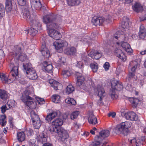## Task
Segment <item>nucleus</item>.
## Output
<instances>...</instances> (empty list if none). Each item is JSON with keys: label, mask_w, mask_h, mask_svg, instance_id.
<instances>
[{"label": "nucleus", "mask_w": 146, "mask_h": 146, "mask_svg": "<svg viewBox=\"0 0 146 146\" xmlns=\"http://www.w3.org/2000/svg\"><path fill=\"white\" fill-rule=\"evenodd\" d=\"M55 20L54 16L52 15H46L43 18L44 22L47 24L50 28L48 33L49 36L55 39L58 40L62 37V35L60 32L54 29L59 28V25L54 22Z\"/></svg>", "instance_id": "1"}, {"label": "nucleus", "mask_w": 146, "mask_h": 146, "mask_svg": "<svg viewBox=\"0 0 146 146\" xmlns=\"http://www.w3.org/2000/svg\"><path fill=\"white\" fill-rule=\"evenodd\" d=\"M10 66L12 68L8 76L3 73L0 74V77L3 83L9 84L12 83L17 78L18 75L19 64L12 62L10 64Z\"/></svg>", "instance_id": "2"}, {"label": "nucleus", "mask_w": 146, "mask_h": 146, "mask_svg": "<svg viewBox=\"0 0 146 146\" xmlns=\"http://www.w3.org/2000/svg\"><path fill=\"white\" fill-rule=\"evenodd\" d=\"M31 93L29 91L25 90L22 94L21 100L30 109L36 108V103L35 99L30 96Z\"/></svg>", "instance_id": "3"}, {"label": "nucleus", "mask_w": 146, "mask_h": 146, "mask_svg": "<svg viewBox=\"0 0 146 146\" xmlns=\"http://www.w3.org/2000/svg\"><path fill=\"white\" fill-rule=\"evenodd\" d=\"M122 83L116 80H112L111 82V87L112 90H111L110 92V94L113 99H117V95L115 93V90H121L123 88V86Z\"/></svg>", "instance_id": "4"}, {"label": "nucleus", "mask_w": 146, "mask_h": 146, "mask_svg": "<svg viewBox=\"0 0 146 146\" xmlns=\"http://www.w3.org/2000/svg\"><path fill=\"white\" fill-rule=\"evenodd\" d=\"M105 21L108 23H110L112 21V17L108 15V17L105 18H105L103 17H94L92 19V22L93 25L96 26H98L102 25Z\"/></svg>", "instance_id": "5"}, {"label": "nucleus", "mask_w": 146, "mask_h": 146, "mask_svg": "<svg viewBox=\"0 0 146 146\" xmlns=\"http://www.w3.org/2000/svg\"><path fill=\"white\" fill-rule=\"evenodd\" d=\"M63 121L62 119L58 118L55 119L52 122V126H50L48 128L49 130L52 132H57L60 128L59 127L61 126L63 124Z\"/></svg>", "instance_id": "6"}, {"label": "nucleus", "mask_w": 146, "mask_h": 146, "mask_svg": "<svg viewBox=\"0 0 146 146\" xmlns=\"http://www.w3.org/2000/svg\"><path fill=\"white\" fill-rule=\"evenodd\" d=\"M110 133L109 131L108 130H103L99 132V136L95 137V139H98V141H99L100 143H102V144L104 143V144L102 146H109V145H107V142L105 141L103 142L100 141L101 140H103L108 137L110 135Z\"/></svg>", "instance_id": "7"}, {"label": "nucleus", "mask_w": 146, "mask_h": 146, "mask_svg": "<svg viewBox=\"0 0 146 146\" xmlns=\"http://www.w3.org/2000/svg\"><path fill=\"white\" fill-rule=\"evenodd\" d=\"M68 44V43L66 41L61 40L56 41L53 43L56 49L59 52H62L63 48L67 46Z\"/></svg>", "instance_id": "8"}, {"label": "nucleus", "mask_w": 146, "mask_h": 146, "mask_svg": "<svg viewBox=\"0 0 146 146\" xmlns=\"http://www.w3.org/2000/svg\"><path fill=\"white\" fill-rule=\"evenodd\" d=\"M35 24L33 23V25L32 23L30 24L33 27H31L29 29L28 31V35H30L32 36H34L38 33L37 31L38 29V27L39 24L38 20H35L34 21Z\"/></svg>", "instance_id": "9"}, {"label": "nucleus", "mask_w": 146, "mask_h": 146, "mask_svg": "<svg viewBox=\"0 0 146 146\" xmlns=\"http://www.w3.org/2000/svg\"><path fill=\"white\" fill-rule=\"evenodd\" d=\"M77 76V81L76 85L79 86L81 88L85 90L86 88V86L84 83L85 77L81 74L77 73L76 74Z\"/></svg>", "instance_id": "10"}, {"label": "nucleus", "mask_w": 146, "mask_h": 146, "mask_svg": "<svg viewBox=\"0 0 146 146\" xmlns=\"http://www.w3.org/2000/svg\"><path fill=\"white\" fill-rule=\"evenodd\" d=\"M22 14L23 18L29 22L30 24L32 23V25H33V23L35 24L34 21L38 20L37 19H33L31 17V15L28 8H25L23 9L22 12Z\"/></svg>", "instance_id": "11"}, {"label": "nucleus", "mask_w": 146, "mask_h": 146, "mask_svg": "<svg viewBox=\"0 0 146 146\" xmlns=\"http://www.w3.org/2000/svg\"><path fill=\"white\" fill-rule=\"evenodd\" d=\"M121 115L124 116L126 119L132 121H136L138 119L137 115L133 111L129 112L126 113L122 112Z\"/></svg>", "instance_id": "12"}, {"label": "nucleus", "mask_w": 146, "mask_h": 146, "mask_svg": "<svg viewBox=\"0 0 146 146\" xmlns=\"http://www.w3.org/2000/svg\"><path fill=\"white\" fill-rule=\"evenodd\" d=\"M57 133L60 137L62 140L66 139L69 137V135L67 131L61 128L58 130L57 132H54Z\"/></svg>", "instance_id": "13"}, {"label": "nucleus", "mask_w": 146, "mask_h": 146, "mask_svg": "<svg viewBox=\"0 0 146 146\" xmlns=\"http://www.w3.org/2000/svg\"><path fill=\"white\" fill-rule=\"evenodd\" d=\"M102 53L100 50H92L88 54L93 59H98L102 56Z\"/></svg>", "instance_id": "14"}, {"label": "nucleus", "mask_w": 146, "mask_h": 146, "mask_svg": "<svg viewBox=\"0 0 146 146\" xmlns=\"http://www.w3.org/2000/svg\"><path fill=\"white\" fill-rule=\"evenodd\" d=\"M30 1L32 8L37 10L41 9L42 6L40 0H30Z\"/></svg>", "instance_id": "15"}, {"label": "nucleus", "mask_w": 146, "mask_h": 146, "mask_svg": "<svg viewBox=\"0 0 146 146\" xmlns=\"http://www.w3.org/2000/svg\"><path fill=\"white\" fill-rule=\"evenodd\" d=\"M95 91L96 93L98 94V96L100 98H103L106 95V93L104 89L100 85L97 86Z\"/></svg>", "instance_id": "16"}, {"label": "nucleus", "mask_w": 146, "mask_h": 146, "mask_svg": "<svg viewBox=\"0 0 146 146\" xmlns=\"http://www.w3.org/2000/svg\"><path fill=\"white\" fill-rule=\"evenodd\" d=\"M26 74L27 76L30 79L34 80L38 78L36 71L34 69H30L27 72Z\"/></svg>", "instance_id": "17"}, {"label": "nucleus", "mask_w": 146, "mask_h": 146, "mask_svg": "<svg viewBox=\"0 0 146 146\" xmlns=\"http://www.w3.org/2000/svg\"><path fill=\"white\" fill-rule=\"evenodd\" d=\"M88 121L89 123L95 125L98 123L97 119L94 115L92 112H90L88 117Z\"/></svg>", "instance_id": "18"}, {"label": "nucleus", "mask_w": 146, "mask_h": 146, "mask_svg": "<svg viewBox=\"0 0 146 146\" xmlns=\"http://www.w3.org/2000/svg\"><path fill=\"white\" fill-rule=\"evenodd\" d=\"M24 49V46L22 44L15 46L13 52V56H17L18 54L22 52V50Z\"/></svg>", "instance_id": "19"}, {"label": "nucleus", "mask_w": 146, "mask_h": 146, "mask_svg": "<svg viewBox=\"0 0 146 146\" xmlns=\"http://www.w3.org/2000/svg\"><path fill=\"white\" fill-rule=\"evenodd\" d=\"M115 54L117 57L123 61H125L126 59V56L121 50L117 48L115 50Z\"/></svg>", "instance_id": "20"}, {"label": "nucleus", "mask_w": 146, "mask_h": 146, "mask_svg": "<svg viewBox=\"0 0 146 146\" xmlns=\"http://www.w3.org/2000/svg\"><path fill=\"white\" fill-rule=\"evenodd\" d=\"M43 67L42 69L44 71L48 72H50L52 71L53 69V66L51 64H49L46 61H44L42 63Z\"/></svg>", "instance_id": "21"}, {"label": "nucleus", "mask_w": 146, "mask_h": 146, "mask_svg": "<svg viewBox=\"0 0 146 146\" xmlns=\"http://www.w3.org/2000/svg\"><path fill=\"white\" fill-rule=\"evenodd\" d=\"M58 112V111L56 110L52 111L47 115L45 118V120L48 122L51 121L57 116Z\"/></svg>", "instance_id": "22"}, {"label": "nucleus", "mask_w": 146, "mask_h": 146, "mask_svg": "<svg viewBox=\"0 0 146 146\" xmlns=\"http://www.w3.org/2000/svg\"><path fill=\"white\" fill-rule=\"evenodd\" d=\"M40 51L42 55L46 58L50 56V52L44 44H42L41 48Z\"/></svg>", "instance_id": "23"}, {"label": "nucleus", "mask_w": 146, "mask_h": 146, "mask_svg": "<svg viewBox=\"0 0 146 146\" xmlns=\"http://www.w3.org/2000/svg\"><path fill=\"white\" fill-rule=\"evenodd\" d=\"M49 83L51 86L53 87L55 90H60L62 87V85L58 82L53 80H51L49 81Z\"/></svg>", "instance_id": "24"}, {"label": "nucleus", "mask_w": 146, "mask_h": 146, "mask_svg": "<svg viewBox=\"0 0 146 146\" xmlns=\"http://www.w3.org/2000/svg\"><path fill=\"white\" fill-rule=\"evenodd\" d=\"M47 138L48 136L46 133L43 131L40 133L37 140L38 141L42 143L47 141Z\"/></svg>", "instance_id": "25"}, {"label": "nucleus", "mask_w": 146, "mask_h": 146, "mask_svg": "<svg viewBox=\"0 0 146 146\" xmlns=\"http://www.w3.org/2000/svg\"><path fill=\"white\" fill-rule=\"evenodd\" d=\"M139 35V37L142 39H144L146 36V30L142 25H141L140 27Z\"/></svg>", "instance_id": "26"}, {"label": "nucleus", "mask_w": 146, "mask_h": 146, "mask_svg": "<svg viewBox=\"0 0 146 146\" xmlns=\"http://www.w3.org/2000/svg\"><path fill=\"white\" fill-rule=\"evenodd\" d=\"M121 45L122 47L126 52L131 53L132 49L130 47V46L128 43L123 42L121 43Z\"/></svg>", "instance_id": "27"}, {"label": "nucleus", "mask_w": 146, "mask_h": 146, "mask_svg": "<svg viewBox=\"0 0 146 146\" xmlns=\"http://www.w3.org/2000/svg\"><path fill=\"white\" fill-rule=\"evenodd\" d=\"M129 101L131 103L132 107L134 108H136L139 102V99L134 98H129L128 99Z\"/></svg>", "instance_id": "28"}, {"label": "nucleus", "mask_w": 146, "mask_h": 146, "mask_svg": "<svg viewBox=\"0 0 146 146\" xmlns=\"http://www.w3.org/2000/svg\"><path fill=\"white\" fill-rule=\"evenodd\" d=\"M5 8L6 11L10 12L12 10V5L11 0H6Z\"/></svg>", "instance_id": "29"}, {"label": "nucleus", "mask_w": 146, "mask_h": 146, "mask_svg": "<svg viewBox=\"0 0 146 146\" xmlns=\"http://www.w3.org/2000/svg\"><path fill=\"white\" fill-rule=\"evenodd\" d=\"M67 4L70 6L79 5L81 3V0H66Z\"/></svg>", "instance_id": "30"}, {"label": "nucleus", "mask_w": 146, "mask_h": 146, "mask_svg": "<svg viewBox=\"0 0 146 146\" xmlns=\"http://www.w3.org/2000/svg\"><path fill=\"white\" fill-rule=\"evenodd\" d=\"M76 48L74 47H68L65 50V53L70 55H73L76 53Z\"/></svg>", "instance_id": "31"}, {"label": "nucleus", "mask_w": 146, "mask_h": 146, "mask_svg": "<svg viewBox=\"0 0 146 146\" xmlns=\"http://www.w3.org/2000/svg\"><path fill=\"white\" fill-rule=\"evenodd\" d=\"M133 9L134 11L137 12H141L143 10L142 6L139 3H136L133 6Z\"/></svg>", "instance_id": "32"}, {"label": "nucleus", "mask_w": 146, "mask_h": 146, "mask_svg": "<svg viewBox=\"0 0 146 146\" xmlns=\"http://www.w3.org/2000/svg\"><path fill=\"white\" fill-rule=\"evenodd\" d=\"M123 20L122 22V27L124 28L125 29L126 28L127 29H129L130 26L129 23V19L127 17H124L123 18Z\"/></svg>", "instance_id": "33"}, {"label": "nucleus", "mask_w": 146, "mask_h": 146, "mask_svg": "<svg viewBox=\"0 0 146 146\" xmlns=\"http://www.w3.org/2000/svg\"><path fill=\"white\" fill-rule=\"evenodd\" d=\"M9 98L8 94L3 90L0 89V98L3 100H7Z\"/></svg>", "instance_id": "34"}, {"label": "nucleus", "mask_w": 146, "mask_h": 146, "mask_svg": "<svg viewBox=\"0 0 146 146\" xmlns=\"http://www.w3.org/2000/svg\"><path fill=\"white\" fill-rule=\"evenodd\" d=\"M123 131L120 124L117 125L113 129V131L115 133L119 135L123 132Z\"/></svg>", "instance_id": "35"}, {"label": "nucleus", "mask_w": 146, "mask_h": 146, "mask_svg": "<svg viewBox=\"0 0 146 146\" xmlns=\"http://www.w3.org/2000/svg\"><path fill=\"white\" fill-rule=\"evenodd\" d=\"M17 139L20 142L24 141L25 139V135L24 132H18L17 134Z\"/></svg>", "instance_id": "36"}, {"label": "nucleus", "mask_w": 146, "mask_h": 146, "mask_svg": "<svg viewBox=\"0 0 146 146\" xmlns=\"http://www.w3.org/2000/svg\"><path fill=\"white\" fill-rule=\"evenodd\" d=\"M31 117L32 122H35V121L40 119L39 116L33 111L31 112Z\"/></svg>", "instance_id": "37"}, {"label": "nucleus", "mask_w": 146, "mask_h": 146, "mask_svg": "<svg viewBox=\"0 0 146 146\" xmlns=\"http://www.w3.org/2000/svg\"><path fill=\"white\" fill-rule=\"evenodd\" d=\"M129 66H131V70L132 72L135 73L137 68V64L136 61L131 62L129 63Z\"/></svg>", "instance_id": "38"}, {"label": "nucleus", "mask_w": 146, "mask_h": 146, "mask_svg": "<svg viewBox=\"0 0 146 146\" xmlns=\"http://www.w3.org/2000/svg\"><path fill=\"white\" fill-rule=\"evenodd\" d=\"M19 5L25 6V8H28V0H17Z\"/></svg>", "instance_id": "39"}, {"label": "nucleus", "mask_w": 146, "mask_h": 146, "mask_svg": "<svg viewBox=\"0 0 146 146\" xmlns=\"http://www.w3.org/2000/svg\"><path fill=\"white\" fill-rule=\"evenodd\" d=\"M131 123L130 122L126 121L121 123L120 124L124 130L125 129L129 128L131 127Z\"/></svg>", "instance_id": "40"}, {"label": "nucleus", "mask_w": 146, "mask_h": 146, "mask_svg": "<svg viewBox=\"0 0 146 146\" xmlns=\"http://www.w3.org/2000/svg\"><path fill=\"white\" fill-rule=\"evenodd\" d=\"M66 63V59L64 57H61L59 58V59L57 61L58 66L61 67L63 65L65 64Z\"/></svg>", "instance_id": "41"}, {"label": "nucleus", "mask_w": 146, "mask_h": 146, "mask_svg": "<svg viewBox=\"0 0 146 146\" xmlns=\"http://www.w3.org/2000/svg\"><path fill=\"white\" fill-rule=\"evenodd\" d=\"M74 90V87L72 85H68L66 89V93L69 94L72 93Z\"/></svg>", "instance_id": "42"}, {"label": "nucleus", "mask_w": 146, "mask_h": 146, "mask_svg": "<svg viewBox=\"0 0 146 146\" xmlns=\"http://www.w3.org/2000/svg\"><path fill=\"white\" fill-rule=\"evenodd\" d=\"M72 73V72L69 70L65 69L62 71V74L64 77L66 78L70 76Z\"/></svg>", "instance_id": "43"}, {"label": "nucleus", "mask_w": 146, "mask_h": 146, "mask_svg": "<svg viewBox=\"0 0 146 146\" xmlns=\"http://www.w3.org/2000/svg\"><path fill=\"white\" fill-rule=\"evenodd\" d=\"M51 98L53 102L57 103L60 101V97L58 95L55 94L52 96Z\"/></svg>", "instance_id": "44"}, {"label": "nucleus", "mask_w": 146, "mask_h": 146, "mask_svg": "<svg viewBox=\"0 0 146 146\" xmlns=\"http://www.w3.org/2000/svg\"><path fill=\"white\" fill-rule=\"evenodd\" d=\"M14 57H17L19 60L22 61L25 60L26 58L25 55L22 52L18 54L17 56H15Z\"/></svg>", "instance_id": "45"}, {"label": "nucleus", "mask_w": 146, "mask_h": 146, "mask_svg": "<svg viewBox=\"0 0 146 146\" xmlns=\"http://www.w3.org/2000/svg\"><path fill=\"white\" fill-rule=\"evenodd\" d=\"M66 103L72 105H75L76 104V101L73 98H68L65 100Z\"/></svg>", "instance_id": "46"}, {"label": "nucleus", "mask_w": 146, "mask_h": 146, "mask_svg": "<svg viewBox=\"0 0 146 146\" xmlns=\"http://www.w3.org/2000/svg\"><path fill=\"white\" fill-rule=\"evenodd\" d=\"M5 14V9L3 5L0 3V18L4 16Z\"/></svg>", "instance_id": "47"}, {"label": "nucleus", "mask_w": 146, "mask_h": 146, "mask_svg": "<svg viewBox=\"0 0 146 146\" xmlns=\"http://www.w3.org/2000/svg\"><path fill=\"white\" fill-rule=\"evenodd\" d=\"M23 67L24 69L25 70L26 72L28 70H29L30 69L31 70L34 69L32 67V65L30 63H28L25 64H23Z\"/></svg>", "instance_id": "48"}, {"label": "nucleus", "mask_w": 146, "mask_h": 146, "mask_svg": "<svg viewBox=\"0 0 146 146\" xmlns=\"http://www.w3.org/2000/svg\"><path fill=\"white\" fill-rule=\"evenodd\" d=\"M79 111H76L73 112L70 115V118L72 119H74L77 118L79 114Z\"/></svg>", "instance_id": "49"}, {"label": "nucleus", "mask_w": 146, "mask_h": 146, "mask_svg": "<svg viewBox=\"0 0 146 146\" xmlns=\"http://www.w3.org/2000/svg\"><path fill=\"white\" fill-rule=\"evenodd\" d=\"M130 145L131 146H139V144L137 143V140L135 138L130 140Z\"/></svg>", "instance_id": "50"}, {"label": "nucleus", "mask_w": 146, "mask_h": 146, "mask_svg": "<svg viewBox=\"0 0 146 146\" xmlns=\"http://www.w3.org/2000/svg\"><path fill=\"white\" fill-rule=\"evenodd\" d=\"M90 67L91 68L92 71L94 72H97L98 69V66L97 63H92L90 65Z\"/></svg>", "instance_id": "51"}, {"label": "nucleus", "mask_w": 146, "mask_h": 146, "mask_svg": "<svg viewBox=\"0 0 146 146\" xmlns=\"http://www.w3.org/2000/svg\"><path fill=\"white\" fill-rule=\"evenodd\" d=\"M128 77L130 80L132 79L133 80H135L137 79V76L133 72H129L128 74Z\"/></svg>", "instance_id": "52"}, {"label": "nucleus", "mask_w": 146, "mask_h": 146, "mask_svg": "<svg viewBox=\"0 0 146 146\" xmlns=\"http://www.w3.org/2000/svg\"><path fill=\"white\" fill-rule=\"evenodd\" d=\"M35 128L36 129H38L41 126V123L40 119L35 121V122H33Z\"/></svg>", "instance_id": "53"}, {"label": "nucleus", "mask_w": 146, "mask_h": 146, "mask_svg": "<svg viewBox=\"0 0 146 146\" xmlns=\"http://www.w3.org/2000/svg\"><path fill=\"white\" fill-rule=\"evenodd\" d=\"M121 35V36L122 37L125 36V34L123 32H120L118 31L116 33V34L114 35L113 37L115 39H117L119 38H120V35Z\"/></svg>", "instance_id": "54"}, {"label": "nucleus", "mask_w": 146, "mask_h": 146, "mask_svg": "<svg viewBox=\"0 0 146 146\" xmlns=\"http://www.w3.org/2000/svg\"><path fill=\"white\" fill-rule=\"evenodd\" d=\"M14 101L13 100H10L8 101L7 103L6 104L5 106L7 108V109L9 110L13 106V104L12 103V102H13Z\"/></svg>", "instance_id": "55"}, {"label": "nucleus", "mask_w": 146, "mask_h": 146, "mask_svg": "<svg viewBox=\"0 0 146 146\" xmlns=\"http://www.w3.org/2000/svg\"><path fill=\"white\" fill-rule=\"evenodd\" d=\"M25 132L28 136H31L33 134V130L30 128L27 129L25 131Z\"/></svg>", "instance_id": "56"}, {"label": "nucleus", "mask_w": 146, "mask_h": 146, "mask_svg": "<svg viewBox=\"0 0 146 146\" xmlns=\"http://www.w3.org/2000/svg\"><path fill=\"white\" fill-rule=\"evenodd\" d=\"M81 58L82 59L84 60V62H88L89 59L87 57L86 54H82Z\"/></svg>", "instance_id": "57"}, {"label": "nucleus", "mask_w": 146, "mask_h": 146, "mask_svg": "<svg viewBox=\"0 0 146 146\" xmlns=\"http://www.w3.org/2000/svg\"><path fill=\"white\" fill-rule=\"evenodd\" d=\"M35 139H31L30 141H29L28 142L29 146H37L35 145Z\"/></svg>", "instance_id": "58"}, {"label": "nucleus", "mask_w": 146, "mask_h": 146, "mask_svg": "<svg viewBox=\"0 0 146 146\" xmlns=\"http://www.w3.org/2000/svg\"><path fill=\"white\" fill-rule=\"evenodd\" d=\"M37 100L39 104H42L44 103L45 101L44 100L43 98L38 97L37 98Z\"/></svg>", "instance_id": "59"}, {"label": "nucleus", "mask_w": 146, "mask_h": 146, "mask_svg": "<svg viewBox=\"0 0 146 146\" xmlns=\"http://www.w3.org/2000/svg\"><path fill=\"white\" fill-rule=\"evenodd\" d=\"M110 66V65L109 63L108 62H106L103 65V67L104 68L106 71L108 70Z\"/></svg>", "instance_id": "60"}, {"label": "nucleus", "mask_w": 146, "mask_h": 146, "mask_svg": "<svg viewBox=\"0 0 146 146\" xmlns=\"http://www.w3.org/2000/svg\"><path fill=\"white\" fill-rule=\"evenodd\" d=\"M144 138L143 137H141L140 139L139 140V141L137 140V143L139 144V146H141L143 144V142L145 141Z\"/></svg>", "instance_id": "61"}, {"label": "nucleus", "mask_w": 146, "mask_h": 146, "mask_svg": "<svg viewBox=\"0 0 146 146\" xmlns=\"http://www.w3.org/2000/svg\"><path fill=\"white\" fill-rule=\"evenodd\" d=\"M8 110L5 105L2 106L1 107V111L2 113H4L6 110Z\"/></svg>", "instance_id": "62"}, {"label": "nucleus", "mask_w": 146, "mask_h": 146, "mask_svg": "<svg viewBox=\"0 0 146 146\" xmlns=\"http://www.w3.org/2000/svg\"><path fill=\"white\" fill-rule=\"evenodd\" d=\"M129 36H131L133 39H136L138 38L137 35L136 34H133L132 35L130 34H129Z\"/></svg>", "instance_id": "63"}, {"label": "nucleus", "mask_w": 146, "mask_h": 146, "mask_svg": "<svg viewBox=\"0 0 146 146\" xmlns=\"http://www.w3.org/2000/svg\"><path fill=\"white\" fill-rule=\"evenodd\" d=\"M76 66L78 68H81L83 67V64L81 62L79 61L77 63Z\"/></svg>", "instance_id": "64"}]
</instances>
